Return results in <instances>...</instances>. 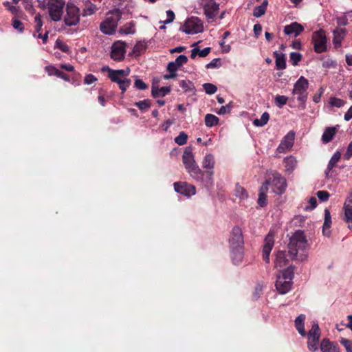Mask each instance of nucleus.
Returning a JSON list of instances; mask_svg holds the SVG:
<instances>
[{
	"label": "nucleus",
	"instance_id": "obj_41",
	"mask_svg": "<svg viewBox=\"0 0 352 352\" xmlns=\"http://www.w3.org/2000/svg\"><path fill=\"white\" fill-rule=\"evenodd\" d=\"M269 118V113L267 112H264L259 119L257 118L253 121V124L256 126H263L267 123Z\"/></svg>",
	"mask_w": 352,
	"mask_h": 352
},
{
	"label": "nucleus",
	"instance_id": "obj_21",
	"mask_svg": "<svg viewBox=\"0 0 352 352\" xmlns=\"http://www.w3.org/2000/svg\"><path fill=\"white\" fill-rule=\"evenodd\" d=\"M180 30L188 34H195L202 32L204 27L202 23H184Z\"/></svg>",
	"mask_w": 352,
	"mask_h": 352
},
{
	"label": "nucleus",
	"instance_id": "obj_36",
	"mask_svg": "<svg viewBox=\"0 0 352 352\" xmlns=\"http://www.w3.org/2000/svg\"><path fill=\"white\" fill-rule=\"evenodd\" d=\"M336 133V128L334 127H328L324 131L322 140L324 143L329 142Z\"/></svg>",
	"mask_w": 352,
	"mask_h": 352
},
{
	"label": "nucleus",
	"instance_id": "obj_1",
	"mask_svg": "<svg viewBox=\"0 0 352 352\" xmlns=\"http://www.w3.org/2000/svg\"><path fill=\"white\" fill-rule=\"evenodd\" d=\"M215 165V158L213 154L207 153L203 158L201 166L206 170H202L203 174L199 175L200 179H197V182L204 185L206 188H209L214 185L213 175Z\"/></svg>",
	"mask_w": 352,
	"mask_h": 352
},
{
	"label": "nucleus",
	"instance_id": "obj_46",
	"mask_svg": "<svg viewBox=\"0 0 352 352\" xmlns=\"http://www.w3.org/2000/svg\"><path fill=\"white\" fill-rule=\"evenodd\" d=\"M346 104V102L340 98L331 97L329 99V104L331 107L340 108Z\"/></svg>",
	"mask_w": 352,
	"mask_h": 352
},
{
	"label": "nucleus",
	"instance_id": "obj_40",
	"mask_svg": "<svg viewBox=\"0 0 352 352\" xmlns=\"http://www.w3.org/2000/svg\"><path fill=\"white\" fill-rule=\"evenodd\" d=\"M267 0H264L261 6L254 9L253 15L256 17H260L265 14L267 6Z\"/></svg>",
	"mask_w": 352,
	"mask_h": 352
},
{
	"label": "nucleus",
	"instance_id": "obj_62",
	"mask_svg": "<svg viewBox=\"0 0 352 352\" xmlns=\"http://www.w3.org/2000/svg\"><path fill=\"white\" fill-rule=\"evenodd\" d=\"M309 206H306V210H313L317 206V200L315 197H312L309 200Z\"/></svg>",
	"mask_w": 352,
	"mask_h": 352
},
{
	"label": "nucleus",
	"instance_id": "obj_9",
	"mask_svg": "<svg viewBox=\"0 0 352 352\" xmlns=\"http://www.w3.org/2000/svg\"><path fill=\"white\" fill-rule=\"evenodd\" d=\"M228 242L230 248L243 247V235L242 229L239 226H235L232 228Z\"/></svg>",
	"mask_w": 352,
	"mask_h": 352
},
{
	"label": "nucleus",
	"instance_id": "obj_19",
	"mask_svg": "<svg viewBox=\"0 0 352 352\" xmlns=\"http://www.w3.org/2000/svg\"><path fill=\"white\" fill-rule=\"evenodd\" d=\"M219 6L213 0H210L204 7V14L208 19H213L218 14Z\"/></svg>",
	"mask_w": 352,
	"mask_h": 352
},
{
	"label": "nucleus",
	"instance_id": "obj_10",
	"mask_svg": "<svg viewBox=\"0 0 352 352\" xmlns=\"http://www.w3.org/2000/svg\"><path fill=\"white\" fill-rule=\"evenodd\" d=\"M270 184L272 191L277 195L283 194L287 188L286 179L278 173L273 174Z\"/></svg>",
	"mask_w": 352,
	"mask_h": 352
},
{
	"label": "nucleus",
	"instance_id": "obj_28",
	"mask_svg": "<svg viewBox=\"0 0 352 352\" xmlns=\"http://www.w3.org/2000/svg\"><path fill=\"white\" fill-rule=\"evenodd\" d=\"M268 184L269 182H267L265 184L262 185V186L260 188V192L258 195V204L261 207H264L267 205V196H266V192L268 190Z\"/></svg>",
	"mask_w": 352,
	"mask_h": 352
},
{
	"label": "nucleus",
	"instance_id": "obj_50",
	"mask_svg": "<svg viewBox=\"0 0 352 352\" xmlns=\"http://www.w3.org/2000/svg\"><path fill=\"white\" fill-rule=\"evenodd\" d=\"M203 87L206 93L208 94H213L217 90V87L211 83H205L203 85Z\"/></svg>",
	"mask_w": 352,
	"mask_h": 352
},
{
	"label": "nucleus",
	"instance_id": "obj_22",
	"mask_svg": "<svg viewBox=\"0 0 352 352\" xmlns=\"http://www.w3.org/2000/svg\"><path fill=\"white\" fill-rule=\"evenodd\" d=\"M244 247L230 248V256L234 265L240 264L243 259Z\"/></svg>",
	"mask_w": 352,
	"mask_h": 352
},
{
	"label": "nucleus",
	"instance_id": "obj_12",
	"mask_svg": "<svg viewBox=\"0 0 352 352\" xmlns=\"http://www.w3.org/2000/svg\"><path fill=\"white\" fill-rule=\"evenodd\" d=\"M274 245V234L272 231H270L264 239V245L263 248V258L267 263H270V252Z\"/></svg>",
	"mask_w": 352,
	"mask_h": 352
},
{
	"label": "nucleus",
	"instance_id": "obj_32",
	"mask_svg": "<svg viewBox=\"0 0 352 352\" xmlns=\"http://www.w3.org/2000/svg\"><path fill=\"white\" fill-rule=\"evenodd\" d=\"M179 69V67H178L173 61L168 63L167 65V70L169 74H165L164 76V78L168 80L176 78L177 76V72Z\"/></svg>",
	"mask_w": 352,
	"mask_h": 352
},
{
	"label": "nucleus",
	"instance_id": "obj_60",
	"mask_svg": "<svg viewBox=\"0 0 352 352\" xmlns=\"http://www.w3.org/2000/svg\"><path fill=\"white\" fill-rule=\"evenodd\" d=\"M45 70L50 76H56L59 69H56L54 66H47L45 67Z\"/></svg>",
	"mask_w": 352,
	"mask_h": 352
},
{
	"label": "nucleus",
	"instance_id": "obj_24",
	"mask_svg": "<svg viewBox=\"0 0 352 352\" xmlns=\"http://www.w3.org/2000/svg\"><path fill=\"white\" fill-rule=\"evenodd\" d=\"M346 35V30L344 28H338L333 30V43L336 48L341 46L342 41Z\"/></svg>",
	"mask_w": 352,
	"mask_h": 352
},
{
	"label": "nucleus",
	"instance_id": "obj_47",
	"mask_svg": "<svg viewBox=\"0 0 352 352\" xmlns=\"http://www.w3.org/2000/svg\"><path fill=\"white\" fill-rule=\"evenodd\" d=\"M118 33L120 35H127V34H133L135 33V28L132 23H130L129 25L121 28Z\"/></svg>",
	"mask_w": 352,
	"mask_h": 352
},
{
	"label": "nucleus",
	"instance_id": "obj_55",
	"mask_svg": "<svg viewBox=\"0 0 352 352\" xmlns=\"http://www.w3.org/2000/svg\"><path fill=\"white\" fill-rule=\"evenodd\" d=\"M340 342L344 346L346 352H352V341L342 338Z\"/></svg>",
	"mask_w": 352,
	"mask_h": 352
},
{
	"label": "nucleus",
	"instance_id": "obj_23",
	"mask_svg": "<svg viewBox=\"0 0 352 352\" xmlns=\"http://www.w3.org/2000/svg\"><path fill=\"white\" fill-rule=\"evenodd\" d=\"M304 28L300 23H291L284 28L285 34L289 36H297L303 31Z\"/></svg>",
	"mask_w": 352,
	"mask_h": 352
},
{
	"label": "nucleus",
	"instance_id": "obj_48",
	"mask_svg": "<svg viewBox=\"0 0 352 352\" xmlns=\"http://www.w3.org/2000/svg\"><path fill=\"white\" fill-rule=\"evenodd\" d=\"M179 86L184 92H187L193 89V85L190 80H181L179 82Z\"/></svg>",
	"mask_w": 352,
	"mask_h": 352
},
{
	"label": "nucleus",
	"instance_id": "obj_59",
	"mask_svg": "<svg viewBox=\"0 0 352 352\" xmlns=\"http://www.w3.org/2000/svg\"><path fill=\"white\" fill-rule=\"evenodd\" d=\"M232 109L231 103H229L225 106H222L219 110L217 111V113L219 115H224L226 113H228L230 112Z\"/></svg>",
	"mask_w": 352,
	"mask_h": 352
},
{
	"label": "nucleus",
	"instance_id": "obj_6",
	"mask_svg": "<svg viewBox=\"0 0 352 352\" xmlns=\"http://www.w3.org/2000/svg\"><path fill=\"white\" fill-rule=\"evenodd\" d=\"M320 329L318 324L314 322L310 330L306 333L307 349L311 352H316L320 346Z\"/></svg>",
	"mask_w": 352,
	"mask_h": 352
},
{
	"label": "nucleus",
	"instance_id": "obj_49",
	"mask_svg": "<svg viewBox=\"0 0 352 352\" xmlns=\"http://www.w3.org/2000/svg\"><path fill=\"white\" fill-rule=\"evenodd\" d=\"M21 7L28 11L30 14H34V8L31 0H23L21 1Z\"/></svg>",
	"mask_w": 352,
	"mask_h": 352
},
{
	"label": "nucleus",
	"instance_id": "obj_52",
	"mask_svg": "<svg viewBox=\"0 0 352 352\" xmlns=\"http://www.w3.org/2000/svg\"><path fill=\"white\" fill-rule=\"evenodd\" d=\"M55 47L60 49L63 52L69 53V46L58 39L56 41Z\"/></svg>",
	"mask_w": 352,
	"mask_h": 352
},
{
	"label": "nucleus",
	"instance_id": "obj_29",
	"mask_svg": "<svg viewBox=\"0 0 352 352\" xmlns=\"http://www.w3.org/2000/svg\"><path fill=\"white\" fill-rule=\"evenodd\" d=\"M3 5L7 8L8 10H9L13 14H14L12 22H21L16 19V16H19L21 12V6L12 5L9 1L4 2Z\"/></svg>",
	"mask_w": 352,
	"mask_h": 352
},
{
	"label": "nucleus",
	"instance_id": "obj_27",
	"mask_svg": "<svg viewBox=\"0 0 352 352\" xmlns=\"http://www.w3.org/2000/svg\"><path fill=\"white\" fill-rule=\"evenodd\" d=\"M283 162L285 171L289 173H292L297 166V160L293 155L286 157L284 159Z\"/></svg>",
	"mask_w": 352,
	"mask_h": 352
},
{
	"label": "nucleus",
	"instance_id": "obj_11",
	"mask_svg": "<svg viewBox=\"0 0 352 352\" xmlns=\"http://www.w3.org/2000/svg\"><path fill=\"white\" fill-rule=\"evenodd\" d=\"M103 71L108 72V76L111 81L115 82H121L126 78L130 74V69L126 68L125 69H117L114 70L110 69L109 67H104L102 69Z\"/></svg>",
	"mask_w": 352,
	"mask_h": 352
},
{
	"label": "nucleus",
	"instance_id": "obj_57",
	"mask_svg": "<svg viewBox=\"0 0 352 352\" xmlns=\"http://www.w3.org/2000/svg\"><path fill=\"white\" fill-rule=\"evenodd\" d=\"M316 195L318 199L323 202L327 201L329 197V192L324 190L318 191Z\"/></svg>",
	"mask_w": 352,
	"mask_h": 352
},
{
	"label": "nucleus",
	"instance_id": "obj_8",
	"mask_svg": "<svg viewBox=\"0 0 352 352\" xmlns=\"http://www.w3.org/2000/svg\"><path fill=\"white\" fill-rule=\"evenodd\" d=\"M312 40L314 44V50L317 53H322L327 50V37L323 30H320L314 32Z\"/></svg>",
	"mask_w": 352,
	"mask_h": 352
},
{
	"label": "nucleus",
	"instance_id": "obj_64",
	"mask_svg": "<svg viewBox=\"0 0 352 352\" xmlns=\"http://www.w3.org/2000/svg\"><path fill=\"white\" fill-rule=\"evenodd\" d=\"M344 119L346 121H349L350 120L352 119V105L349 107L348 111L344 114Z\"/></svg>",
	"mask_w": 352,
	"mask_h": 352
},
{
	"label": "nucleus",
	"instance_id": "obj_37",
	"mask_svg": "<svg viewBox=\"0 0 352 352\" xmlns=\"http://www.w3.org/2000/svg\"><path fill=\"white\" fill-rule=\"evenodd\" d=\"M219 118L213 115L208 113L205 116V124L208 127H212L218 124Z\"/></svg>",
	"mask_w": 352,
	"mask_h": 352
},
{
	"label": "nucleus",
	"instance_id": "obj_4",
	"mask_svg": "<svg viewBox=\"0 0 352 352\" xmlns=\"http://www.w3.org/2000/svg\"><path fill=\"white\" fill-rule=\"evenodd\" d=\"M182 162L190 176L197 182V179H200L199 175H201L203 173L195 160V156L190 147L185 148L182 155Z\"/></svg>",
	"mask_w": 352,
	"mask_h": 352
},
{
	"label": "nucleus",
	"instance_id": "obj_20",
	"mask_svg": "<svg viewBox=\"0 0 352 352\" xmlns=\"http://www.w3.org/2000/svg\"><path fill=\"white\" fill-rule=\"evenodd\" d=\"M319 349L321 352H340V348L334 342L330 341L327 338L322 340L320 344Z\"/></svg>",
	"mask_w": 352,
	"mask_h": 352
},
{
	"label": "nucleus",
	"instance_id": "obj_63",
	"mask_svg": "<svg viewBox=\"0 0 352 352\" xmlns=\"http://www.w3.org/2000/svg\"><path fill=\"white\" fill-rule=\"evenodd\" d=\"M166 15L167 19L164 21H161L160 22H173L175 20V13L172 10H169L166 11Z\"/></svg>",
	"mask_w": 352,
	"mask_h": 352
},
{
	"label": "nucleus",
	"instance_id": "obj_31",
	"mask_svg": "<svg viewBox=\"0 0 352 352\" xmlns=\"http://www.w3.org/2000/svg\"><path fill=\"white\" fill-rule=\"evenodd\" d=\"M287 259L285 251H278L274 261L275 267H282L287 265Z\"/></svg>",
	"mask_w": 352,
	"mask_h": 352
},
{
	"label": "nucleus",
	"instance_id": "obj_61",
	"mask_svg": "<svg viewBox=\"0 0 352 352\" xmlns=\"http://www.w3.org/2000/svg\"><path fill=\"white\" fill-rule=\"evenodd\" d=\"M352 157V141L349 143L346 153L344 155V159L346 160H349Z\"/></svg>",
	"mask_w": 352,
	"mask_h": 352
},
{
	"label": "nucleus",
	"instance_id": "obj_17",
	"mask_svg": "<svg viewBox=\"0 0 352 352\" xmlns=\"http://www.w3.org/2000/svg\"><path fill=\"white\" fill-rule=\"evenodd\" d=\"M344 220L348 223V228H352V193L346 199L344 207Z\"/></svg>",
	"mask_w": 352,
	"mask_h": 352
},
{
	"label": "nucleus",
	"instance_id": "obj_16",
	"mask_svg": "<svg viewBox=\"0 0 352 352\" xmlns=\"http://www.w3.org/2000/svg\"><path fill=\"white\" fill-rule=\"evenodd\" d=\"M67 16L63 22H79V8L72 3H68L66 8Z\"/></svg>",
	"mask_w": 352,
	"mask_h": 352
},
{
	"label": "nucleus",
	"instance_id": "obj_45",
	"mask_svg": "<svg viewBox=\"0 0 352 352\" xmlns=\"http://www.w3.org/2000/svg\"><path fill=\"white\" fill-rule=\"evenodd\" d=\"M289 59L291 63L294 66H296L298 65V63L301 60L302 55L298 52H292L290 53Z\"/></svg>",
	"mask_w": 352,
	"mask_h": 352
},
{
	"label": "nucleus",
	"instance_id": "obj_42",
	"mask_svg": "<svg viewBox=\"0 0 352 352\" xmlns=\"http://www.w3.org/2000/svg\"><path fill=\"white\" fill-rule=\"evenodd\" d=\"M276 67L277 69H284L286 67V62L285 58L283 54H276Z\"/></svg>",
	"mask_w": 352,
	"mask_h": 352
},
{
	"label": "nucleus",
	"instance_id": "obj_39",
	"mask_svg": "<svg viewBox=\"0 0 352 352\" xmlns=\"http://www.w3.org/2000/svg\"><path fill=\"white\" fill-rule=\"evenodd\" d=\"M234 195L241 200H244L248 197V194L246 190L239 184H236L235 186Z\"/></svg>",
	"mask_w": 352,
	"mask_h": 352
},
{
	"label": "nucleus",
	"instance_id": "obj_56",
	"mask_svg": "<svg viewBox=\"0 0 352 352\" xmlns=\"http://www.w3.org/2000/svg\"><path fill=\"white\" fill-rule=\"evenodd\" d=\"M134 86L140 90H144L148 88V85L140 78L135 80Z\"/></svg>",
	"mask_w": 352,
	"mask_h": 352
},
{
	"label": "nucleus",
	"instance_id": "obj_13",
	"mask_svg": "<svg viewBox=\"0 0 352 352\" xmlns=\"http://www.w3.org/2000/svg\"><path fill=\"white\" fill-rule=\"evenodd\" d=\"M175 191L186 197H190L196 193L195 187L185 182H178L174 183Z\"/></svg>",
	"mask_w": 352,
	"mask_h": 352
},
{
	"label": "nucleus",
	"instance_id": "obj_38",
	"mask_svg": "<svg viewBox=\"0 0 352 352\" xmlns=\"http://www.w3.org/2000/svg\"><path fill=\"white\" fill-rule=\"evenodd\" d=\"M146 48V43L144 41H138L133 48V54L138 56L142 54Z\"/></svg>",
	"mask_w": 352,
	"mask_h": 352
},
{
	"label": "nucleus",
	"instance_id": "obj_7",
	"mask_svg": "<svg viewBox=\"0 0 352 352\" xmlns=\"http://www.w3.org/2000/svg\"><path fill=\"white\" fill-rule=\"evenodd\" d=\"M47 6L51 19L54 22L60 21L63 13L65 2L62 0H48Z\"/></svg>",
	"mask_w": 352,
	"mask_h": 352
},
{
	"label": "nucleus",
	"instance_id": "obj_34",
	"mask_svg": "<svg viewBox=\"0 0 352 352\" xmlns=\"http://www.w3.org/2000/svg\"><path fill=\"white\" fill-rule=\"evenodd\" d=\"M170 91V89L169 87H162L160 89H158L157 87L153 86L151 94L154 98L164 97L166 94H168Z\"/></svg>",
	"mask_w": 352,
	"mask_h": 352
},
{
	"label": "nucleus",
	"instance_id": "obj_15",
	"mask_svg": "<svg viewBox=\"0 0 352 352\" xmlns=\"http://www.w3.org/2000/svg\"><path fill=\"white\" fill-rule=\"evenodd\" d=\"M125 54V43L116 41L111 46V58L116 61L124 59Z\"/></svg>",
	"mask_w": 352,
	"mask_h": 352
},
{
	"label": "nucleus",
	"instance_id": "obj_44",
	"mask_svg": "<svg viewBox=\"0 0 352 352\" xmlns=\"http://www.w3.org/2000/svg\"><path fill=\"white\" fill-rule=\"evenodd\" d=\"M187 140H188L187 134L185 132L182 131L179 133V134L177 137L175 138L174 140L176 144H177L179 146H182V145H184L187 142Z\"/></svg>",
	"mask_w": 352,
	"mask_h": 352
},
{
	"label": "nucleus",
	"instance_id": "obj_14",
	"mask_svg": "<svg viewBox=\"0 0 352 352\" xmlns=\"http://www.w3.org/2000/svg\"><path fill=\"white\" fill-rule=\"evenodd\" d=\"M295 133L292 131L287 133V134L282 139L280 144L276 148L277 152L282 153H285L292 148L294 143Z\"/></svg>",
	"mask_w": 352,
	"mask_h": 352
},
{
	"label": "nucleus",
	"instance_id": "obj_2",
	"mask_svg": "<svg viewBox=\"0 0 352 352\" xmlns=\"http://www.w3.org/2000/svg\"><path fill=\"white\" fill-rule=\"evenodd\" d=\"M294 274V267L292 266L280 271L277 274L275 286L279 294H285L290 291Z\"/></svg>",
	"mask_w": 352,
	"mask_h": 352
},
{
	"label": "nucleus",
	"instance_id": "obj_18",
	"mask_svg": "<svg viewBox=\"0 0 352 352\" xmlns=\"http://www.w3.org/2000/svg\"><path fill=\"white\" fill-rule=\"evenodd\" d=\"M344 220L348 223V228H352V193L346 199L344 207Z\"/></svg>",
	"mask_w": 352,
	"mask_h": 352
},
{
	"label": "nucleus",
	"instance_id": "obj_30",
	"mask_svg": "<svg viewBox=\"0 0 352 352\" xmlns=\"http://www.w3.org/2000/svg\"><path fill=\"white\" fill-rule=\"evenodd\" d=\"M305 318L306 317L304 314H300L295 320V327L299 334L302 337L306 336V332L305 330Z\"/></svg>",
	"mask_w": 352,
	"mask_h": 352
},
{
	"label": "nucleus",
	"instance_id": "obj_54",
	"mask_svg": "<svg viewBox=\"0 0 352 352\" xmlns=\"http://www.w3.org/2000/svg\"><path fill=\"white\" fill-rule=\"evenodd\" d=\"M221 65L220 58H214L206 65L207 69L219 68Z\"/></svg>",
	"mask_w": 352,
	"mask_h": 352
},
{
	"label": "nucleus",
	"instance_id": "obj_3",
	"mask_svg": "<svg viewBox=\"0 0 352 352\" xmlns=\"http://www.w3.org/2000/svg\"><path fill=\"white\" fill-rule=\"evenodd\" d=\"M309 87L308 80L303 76H300L294 85L292 92L291 102L297 101L300 105L305 108V102L307 100Z\"/></svg>",
	"mask_w": 352,
	"mask_h": 352
},
{
	"label": "nucleus",
	"instance_id": "obj_26",
	"mask_svg": "<svg viewBox=\"0 0 352 352\" xmlns=\"http://www.w3.org/2000/svg\"><path fill=\"white\" fill-rule=\"evenodd\" d=\"M121 19H125L122 17V12L120 10L115 9L107 13L104 22H118Z\"/></svg>",
	"mask_w": 352,
	"mask_h": 352
},
{
	"label": "nucleus",
	"instance_id": "obj_5",
	"mask_svg": "<svg viewBox=\"0 0 352 352\" xmlns=\"http://www.w3.org/2000/svg\"><path fill=\"white\" fill-rule=\"evenodd\" d=\"M307 248V241L302 232L297 231L290 238L288 252L292 258L297 256L299 251H304Z\"/></svg>",
	"mask_w": 352,
	"mask_h": 352
},
{
	"label": "nucleus",
	"instance_id": "obj_43",
	"mask_svg": "<svg viewBox=\"0 0 352 352\" xmlns=\"http://www.w3.org/2000/svg\"><path fill=\"white\" fill-rule=\"evenodd\" d=\"M289 100V98L285 96L278 95L274 98L275 104L280 109L285 105Z\"/></svg>",
	"mask_w": 352,
	"mask_h": 352
},
{
	"label": "nucleus",
	"instance_id": "obj_53",
	"mask_svg": "<svg viewBox=\"0 0 352 352\" xmlns=\"http://www.w3.org/2000/svg\"><path fill=\"white\" fill-rule=\"evenodd\" d=\"M188 61V58L185 55H179L177 57L175 61V64L178 67H181L184 64L186 63Z\"/></svg>",
	"mask_w": 352,
	"mask_h": 352
},
{
	"label": "nucleus",
	"instance_id": "obj_58",
	"mask_svg": "<svg viewBox=\"0 0 352 352\" xmlns=\"http://www.w3.org/2000/svg\"><path fill=\"white\" fill-rule=\"evenodd\" d=\"M118 84L119 85V87L122 91V92H124L127 89V88L130 86L131 80L126 78L125 80H124L121 82H118Z\"/></svg>",
	"mask_w": 352,
	"mask_h": 352
},
{
	"label": "nucleus",
	"instance_id": "obj_33",
	"mask_svg": "<svg viewBox=\"0 0 352 352\" xmlns=\"http://www.w3.org/2000/svg\"><path fill=\"white\" fill-rule=\"evenodd\" d=\"M116 23H100V30L102 33L112 35L116 32Z\"/></svg>",
	"mask_w": 352,
	"mask_h": 352
},
{
	"label": "nucleus",
	"instance_id": "obj_25",
	"mask_svg": "<svg viewBox=\"0 0 352 352\" xmlns=\"http://www.w3.org/2000/svg\"><path fill=\"white\" fill-rule=\"evenodd\" d=\"M331 217L330 211L328 209L324 210V221L322 227V233L326 236H329L331 234Z\"/></svg>",
	"mask_w": 352,
	"mask_h": 352
},
{
	"label": "nucleus",
	"instance_id": "obj_51",
	"mask_svg": "<svg viewBox=\"0 0 352 352\" xmlns=\"http://www.w3.org/2000/svg\"><path fill=\"white\" fill-rule=\"evenodd\" d=\"M135 105L138 107L140 110H145L150 107L151 102L149 100H143L135 102Z\"/></svg>",
	"mask_w": 352,
	"mask_h": 352
},
{
	"label": "nucleus",
	"instance_id": "obj_35",
	"mask_svg": "<svg viewBox=\"0 0 352 352\" xmlns=\"http://www.w3.org/2000/svg\"><path fill=\"white\" fill-rule=\"evenodd\" d=\"M341 153L339 151H336L331 158L330 159L329 164L327 165V168L326 170V175H328L329 173L332 170V168L336 165L339 160L340 159Z\"/></svg>",
	"mask_w": 352,
	"mask_h": 352
}]
</instances>
